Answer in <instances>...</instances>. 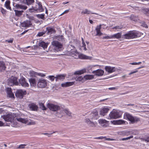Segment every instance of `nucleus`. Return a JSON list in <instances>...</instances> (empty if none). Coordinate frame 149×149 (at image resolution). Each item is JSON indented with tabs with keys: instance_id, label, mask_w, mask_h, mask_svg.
Segmentation results:
<instances>
[{
	"instance_id": "61",
	"label": "nucleus",
	"mask_w": 149,
	"mask_h": 149,
	"mask_svg": "<svg viewBox=\"0 0 149 149\" xmlns=\"http://www.w3.org/2000/svg\"><path fill=\"white\" fill-rule=\"evenodd\" d=\"M35 124V123L34 122L31 121V122H29L28 124V125H34Z\"/></svg>"
},
{
	"instance_id": "59",
	"label": "nucleus",
	"mask_w": 149,
	"mask_h": 149,
	"mask_svg": "<svg viewBox=\"0 0 149 149\" xmlns=\"http://www.w3.org/2000/svg\"><path fill=\"white\" fill-rule=\"evenodd\" d=\"M42 134H44L47 136L48 137H50L51 136L52 134H49L47 133H42Z\"/></svg>"
},
{
	"instance_id": "23",
	"label": "nucleus",
	"mask_w": 149,
	"mask_h": 149,
	"mask_svg": "<svg viewBox=\"0 0 149 149\" xmlns=\"http://www.w3.org/2000/svg\"><path fill=\"white\" fill-rule=\"evenodd\" d=\"M74 84L73 82H68L61 84V86L63 87H68Z\"/></svg>"
},
{
	"instance_id": "8",
	"label": "nucleus",
	"mask_w": 149,
	"mask_h": 149,
	"mask_svg": "<svg viewBox=\"0 0 149 149\" xmlns=\"http://www.w3.org/2000/svg\"><path fill=\"white\" fill-rule=\"evenodd\" d=\"M47 107L53 111H57L60 109L58 106L52 103H48L47 104Z\"/></svg>"
},
{
	"instance_id": "21",
	"label": "nucleus",
	"mask_w": 149,
	"mask_h": 149,
	"mask_svg": "<svg viewBox=\"0 0 149 149\" xmlns=\"http://www.w3.org/2000/svg\"><path fill=\"white\" fill-rule=\"evenodd\" d=\"M47 31L49 34H51L55 32L56 31L55 29L52 27H48L46 28Z\"/></svg>"
},
{
	"instance_id": "46",
	"label": "nucleus",
	"mask_w": 149,
	"mask_h": 149,
	"mask_svg": "<svg viewBox=\"0 0 149 149\" xmlns=\"http://www.w3.org/2000/svg\"><path fill=\"white\" fill-rule=\"evenodd\" d=\"M133 137V136H131L129 137H128L126 138H123L121 140L123 141L128 140L131 138H132Z\"/></svg>"
},
{
	"instance_id": "38",
	"label": "nucleus",
	"mask_w": 149,
	"mask_h": 149,
	"mask_svg": "<svg viewBox=\"0 0 149 149\" xmlns=\"http://www.w3.org/2000/svg\"><path fill=\"white\" fill-rule=\"evenodd\" d=\"M27 4L28 5H31L34 2V0H25Z\"/></svg>"
},
{
	"instance_id": "7",
	"label": "nucleus",
	"mask_w": 149,
	"mask_h": 149,
	"mask_svg": "<svg viewBox=\"0 0 149 149\" xmlns=\"http://www.w3.org/2000/svg\"><path fill=\"white\" fill-rule=\"evenodd\" d=\"M14 116V114L9 113L6 115L3 116L2 118L6 121L12 122L13 120Z\"/></svg>"
},
{
	"instance_id": "11",
	"label": "nucleus",
	"mask_w": 149,
	"mask_h": 149,
	"mask_svg": "<svg viewBox=\"0 0 149 149\" xmlns=\"http://www.w3.org/2000/svg\"><path fill=\"white\" fill-rule=\"evenodd\" d=\"M46 82L44 79H40L38 82L37 86L39 88H44L46 86Z\"/></svg>"
},
{
	"instance_id": "5",
	"label": "nucleus",
	"mask_w": 149,
	"mask_h": 149,
	"mask_svg": "<svg viewBox=\"0 0 149 149\" xmlns=\"http://www.w3.org/2000/svg\"><path fill=\"white\" fill-rule=\"evenodd\" d=\"M122 115V113L116 110H113L111 112L108 118V119H115L121 117Z\"/></svg>"
},
{
	"instance_id": "36",
	"label": "nucleus",
	"mask_w": 149,
	"mask_h": 149,
	"mask_svg": "<svg viewBox=\"0 0 149 149\" xmlns=\"http://www.w3.org/2000/svg\"><path fill=\"white\" fill-rule=\"evenodd\" d=\"M84 77L86 79H91L94 78V76L92 75H87L85 76Z\"/></svg>"
},
{
	"instance_id": "24",
	"label": "nucleus",
	"mask_w": 149,
	"mask_h": 149,
	"mask_svg": "<svg viewBox=\"0 0 149 149\" xmlns=\"http://www.w3.org/2000/svg\"><path fill=\"white\" fill-rule=\"evenodd\" d=\"M17 120L19 122H20L22 123L26 124L28 123V120L27 119L23 118H17Z\"/></svg>"
},
{
	"instance_id": "48",
	"label": "nucleus",
	"mask_w": 149,
	"mask_h": 149,
	"mask_svg": "<svg viewBox=\"0 0 149 149\" xmlns=\"http://www.w3.org/2000/svg\"><path fill=\"white\" fill-rule=\"evenodd\" d=\"M48 78L52 81H54L55 78L56 79V77H54V76H48Z\"/></svg>"
},
{
	"instance_id": "39",
	"label": "nucleus",
	"mask_w": 149,
	"mask_h": 149,
	"mask_svg": "<svg viewBox=\"0 0 149 149\" xmlns=\"http://www.w3.org/2000/svg\"><path fill=\"white\" fill-rule=\"evenodd\" d=\"M85 71H85V70H83L81 71L76 72L74 73V74H80H80H83L84 72H85Z\"/></svg>"
},
{
	"instance_id": "64",
	"label": "nucleus",
	"mask_w": 149,
	"mask_h": 149,
	"mask_svg": "<svg viewBox=\"0 0 149 149\" xmlns=\"http://www.w3.org/2000/svg\"><path fill=\"white\" fill-rule=\"evenodd\" d=\"M3 125V123L1 121H0V126H2Z\"/></svg>"
},
{
	"instance_id": "20",
	"label": "nucleus",
	"mask_w": 149,
	"mask_h": 149,
	"mask_svg": "<svg viewBox=\"0 0 149 149\" xmlns=\"http://www.w3.org/2000/svg\"><path fill=\"white\" fill-rule=\"evenodd\" d=\"M78 57L80 59H91L92 58L81 54H79Z\"/></svg>"
},
{
	"instance_id": "12",
	"label": "nucleus",
	"mask_w": 149,
	"mask_h": 149,
	"mask_svg": "<svg viewBox=\"0 0 149 149\" xmlns=\"http://www.w3.org/2000/svg\"><path fill=\"white\" fill-rule=\"evenodd\" d=\"M105 69L107 72L109 73H111L118 70V69L115 67L110 66H106Z\"/></svg>"
},
{
	"instance_id": "29",
	"label": "nucleus",
	"mask_w": 149,
	"mask_h": 149,
	"mask_svg": "<svg viewBox=\"0 0 149 149\" xmlns=\"http://www.w3.org/2000/svg\"><path fill=\"white\" fill-rule=\"evenodd\" d=\"M113 38H121V33H118L116 34L112 35Z\"/></svg>"
},
{
	"instance_id": "43",
	"label": "nucleus",
	"mask_w": 149,
	"mask_h": 149,
	"mask_svg": "<svg viewBox=\"0 0 149 149\" xmlns=\"http://www.w3.org/2000/svg\"><path fill=\"white\" fill-rule=\"evenodd\" d=\"M64 112L69 116H71V113L69 111L68 109H65L64 110Z\"/></svg>"
},
{
	"instance_id": "56",
	"label": "nucleus",
	"mask_w": 149,
	"mask_h": 149,
	"mask_svg": "<svg viewBox=\"0 0 149 149\" xmlns=\"http://www.w3.org/2000/svg\"><path fill=\"white\" fill-rule=\"evenodd\" d=\"M138 70L135 69V71L131 72L129 74V75H130L132 74L136 73L137 72H138Z\"/></svg>"
},
{
	"instance_id": "31",
	"label": "nucleus",
	"mask_w": 149,
	"mask_h": 149,
	"mask_svg": "<svg viewBox=\"0 0 149 149\" xmlns=\"http://www.w3.org/2000/svg\"><path fill=\"white\" fill-rule=\"evenodd\" d=\"M10 2L9 1H6L5 3V6L7 9L11 10V8L10 6Z\"/></svg>"
},
{
	"instance_id": "25",
	"label": "nucleus",
	"mask_w": 149,
	"mask_h": 149,
	"mask_svg": "<svg viewBox=\"0 0 149 149\" xmlns=\"http://www.w3.org/2000/svg\"><path fill=\"white\" fill-rule=\"evenodd\" d=\"M48 44L45 43L43 41H42L39 43V47H42L44 49L46 48L47 47Z\"/></svg>"
},
{
	"instance_id": "41",
	"label": "nucleus",
	"mask_w": 149,
	"mask_h": 149,
	"mask_svg": "<svg viewBox=\"0 0 149 149\" xmlns=\"http://www.w3.org/2000/svg\"><path fill=\"white\" fill-rule=\"evenodd\" d=\"M143 12L147 15L149 16V8H145L143 9Z\"/></svg>"
},
{
	"instance_id": "13",
	"label": "nucleus",
	"mask_w": 149,
	"mask_h": 149,
	"mask_svg": "<svg viewBox=\"0 0 149 149\" xmlns=\"http://www.w3.org/2000/svg\"><path fill=\"white\" fill-rule=\"evenodd\" d=\"M13 6L16 8L22 9L24 10H26L27 8L26 6L23 4L15 3L13 4Z\"/></svg>"
},
{
	"instance_id": "52",
	"label": "nucleus",
	"mask_w": 149,
	"mask_h": 149,
	"mask_svg": "<svg viewBox=\"0 0 149 149\" xmlns=\"http://www.w3.org/2000/svg\"><path fill=\"white\" fill-rule=\"evenodd\" d=\"M13 38L10 39V40H5V42H7L8 43H12L13 42Z\"/></svg>"
},
{
	"instance_id": "6",
	"label": "nucleus",
	"mask_w": 149,
	"mask_h": 149,
	"mask_svg": "<svg viewBox=\"0 0 149 149\" xmlns=\"http://www.w3.org/2000/svg\"><path fill=\"white\" fill-rule=\"evenodd\" d=\"M138 36V33L134 31L129 32L122 36V38L126 39H132L136 38Z\"/></svg>"
},
{
	"instance_id": "37",
	"label": "nucleus",
	"mask_w": 149,
	"mask_h": 149,
	"mask_svg": "<svg viewBox=\"0 0 149 149\" xmlns=\"http://www.w3.org/2000/svg\"><path fill=\"white\" fill-rule=\"evenodd\" d=\"M96 123H94L91 120L87 123L89 126L91 127H95L96 126Z\"/></svg>"
},
{
	"instance_id": "15",
	"label": "nucleus",
	"mask_w": 149,
	"mask_h": 149,
	"mask_svg": "<svg viewBox=\"0 0 149 149\" xmlns=\"http://www.w3.org/2000/svg\"><path fill=\"white\" fill-rule=\"evenodd\" d=\"M105 26L106 25L104 24H103L102 25L100 24V25L97 26L95 29L97 33L96 34V36H100L102 34V33L100 31V29L101 26Z\"/></svg>"
},
{
	"instance_id": "45",
	"label": "nucleus",
	"mask_w": 149,
	"mask_h": 149,
	"mask_svg": "<svg viewBox=\"0 0 149 149\" xmlns=\"http://www.w3.org/2000/svg\"><path fill=\"white\" fill-rule=\"evenodd\" d=\"M59 41H62L64 40L63 37V36H58L56 38Z\"/></svg>"
},
{
	"instance_id": "63",
	"label": "nucleus",
	"mask_w": 149,
	"mask_h": 149,
	"mask_svg": "<svg viewBox=\"0 0 149 149\" xmlns=\"http://www.w3.org/2000/svg\"><path fill=\"white\" fill-rule=\"evenodd\" d=\"M17 1H19L20 2L23 3L24 2V0H16Z\"/></svg>"
},
{
	"instance_id": "18",
	"label": "nucleus",
	"mask_w": 149,
	"mask_h": 149,
	"mask_svg": "<svg viewBox=\"0 0 149 149\" xmlns=\"http://www.w3.org/2000/svg\"><path fill=\"white\" fill-rule=\"evenodd\" d=\"M29 106L31 110L32 111H36L38 109V106L34 103L29 104Z\"/></svg>"
},
{
	"instance_id": "58",
	"label": "nucleus",
	"mask_w": 149,
	"mask_h": 149,
	"mask_svg": "<svg viewBox=\"0 0 149 149\" xmlns=\"http://www.w3.org/2000/svg\"><path fill=\"white\" fill-rule=\"evenodd\" d=\"M142 26H143V27H144L145 28H148V27L147 25L145 23H143L142 24Z\"/></svg>"
},
{
	"instance_id": "10",
	"label": "nucleus",
	"mask_w": 149,
	"mask_h": 149,
	"mask_svg": "<svg viewBox=\"0 0 149 149\" xmlns=\"http://www.w3.org/2000/svg\"><path fill=\"white\" fill-rule=\"evenodd\" d=\"M32 25V23L30 20H27L21 23V26L22 27L26 28L29 27Z\"/></svg>"
},
{
	"instance_id": "30",
	"label": "nucleus",
	"mask_w": 149,
	"mask_h": 149,
	"mask_svg": "<svg viewBox=\"0 0 149 149\" xmlns=\"http://www.w3.org/2000/svg\"><path fill=\"white\" fill-rule=\"evenodd\" d=\"M65 78V76L62 74H60L56 77V81H57L58 79L63 80Z\"/></svg>"
},
{
	"instance_id": "60",
	"label": "nucleus",
	"mask_w": 149,
	"mask_h": 149,
	"mask_svg": "<svg viewBox=\"0 0 149 149\" xmlns=\"http://www.w3.org/2000/svg\"><path fill=\"white\" fill-rule=\"evenodd\" d=\"M90 121V120L88 118H86L85 120V122L87 124Z\"/></svg>"
},
{
	"instance_id": "40",
	"label": "nucleus",
	"mask_w": 149,
	"mask_h": 149,
	"mask_svg": "<svg viewBox=\"0 0 149 149\" xmlns=\"http://www.w3.org/2000/svg\"><path fill=\"white\" fill-rule=\"evenodd\" d=\"M142 139L143 141L148 142H149V136H145V137L142 138Z\"/></svg>"
},
{
	"instance_id": "33",
	"label": "nucleus",
	"mask_w": 149,
	"mask_h": 149,
	"mask_svg": "<svg viewBox=\"0 0 149 149\" xmlns=\"http://www.w3.org/2000/svg\"><path fill=\"white\" fill-rule=\"evenodd\" d=\"M29 81L31 85L34 86L36 84V80L35 79L31 78L29 79Z\"/></svg>"
},
{
	"instance_id": "44",
	"label": "nucleus",
	"mask_w": 149,
	"mask_h": 149,
	"mask_svg": "<svg viewBox=\"0 0 149 149\" xmlns=\"http://www.w3.org/2000/svg\"><path fill=\"white\" fill-rule=\"evenodd\" d=\"M120 87L119 86H116L115 87H110L108 88V89L110 90H116L118 89Z\"/></svg>"
},
{
	"instance_id": "27",
	"label": "nucleus",
	"mask_w": 149,
	"mask_h": 149,
	"mask_svg": "<svg viewBox=\"0 0 149 149\" xmlns=\"http://www.w3.org/2000/svg\"><path fill=\"white\" fill-rule=\"evenodd\" d=\"M113 123L115 124H125V121L121 120H114L113 121Z\"/></svg>"
},
{
	"instance_id": "47",
	"label": "nucleus",
	"mask_w": 149,
	"mask_h": 149,
	"mask_svg": "<svg viewBox=\"0 0 149 149\" xmlns=\"http://www.w3.org/2000/svg\"><path fill=\"white\" fill-rule=\"evenodd\" d=\"M44 14H38L37 15V16L38 17L40 18L44 19Z\"/></svg>"
},
{
	"instance_id": "28",
	"label": "nucleus",
	"mask_w": 149,
	"mask_h": 149,
	"mask_svg": "<svg viewBox=\"0 0 149 149\" xmlns=\"http://www.w3.org/2000/svg\"><path fill=\"white\" fill-rule=\"evenodd\" d=\"M81 13L82 14H95L97 15H98V14H97L96 13H92L89 10L87 9H85V10H83V11H82Z\"/></svg>"
},
{
	"instance_id": "54",
	"label": "nucleus",
	"mask_w": 149,
	"mask_h": 149,
	"mask_svg": "<svg viewBox=\"0 0 149 149\" xmlns=\"http://www.w3.org/2000/svg\"><path fill=\"white\" fill-rule=\"evenodd\" d=\"M141 62H139L138 63L134 62V63H130V64L132 65H138V64H141Z\"/></svg>"
},
{
	"instance_id": "16",
	"label": "nucleus",
	"mask_w": 149,
	"mask_h": 149,
	"mask_svg": "<svg viewBox=\"0 0 149 149\" xmlns=\"http://www.w3.org/2000/svg\"><path fill=\"white\" fill-rule=\"evenodd\" d=\"M98 121L101 126L104 127L107 126L108 123L107 121L104 119H100Z\"/></svg>"
},
{
	"instance_id": "22",
	"label": "nucleus",
	"mask_w": 149,
	"mask_h": 149,
	"mask_svg": "<svg viewBox=\"0 0 149 149\" xmlns=\"http://www.w3.org/2000/svg\"><path fill=\"white\" fill-rule=\"evenodd\" d=\"M7 93L9 97H14V95L12 92L11 89L10 88H8L6 89Z\"/></svg>"
},
{
	"instance_id": "1",
	"label": "nucleus",
	"mask_w": 149,
	"mask_h": 149,
	"mask_svg": "<svg viewBox=\"0 0 149 149\" xmlns=\"http://www.w3.org/2000/svg\"><path fill=\"white\" fill-rule=\"evenodd\" d=\"M17 77L14 76L12 77L9 81L8 84L10 86H12L13 85H18L19 83L23 87H28L29 86V84L26 81L24 78H21L19 79V82L17 81Z\"/></svg>"
},
{
	"instance_id": "17",
	"label": "nucleus",
	"mask_w": 149,
	"mask_h": 149,
	"mask_svg": "<svg viewBox=\"0 0 149 149\" xmlns=\"http://www.w3.org/2000/svg\"><path fill=\"white\" fill-rule=\"evenodd\" d=\"M109 110V109L107 108H103L101 110L100 114L103 116H104L108 113Z\"/></svg>"
},
{
	"instance_id": "51",
	"label": "nucleus",
	"mask_w": 149,
	"mask_h": 149,
	"mask_svg": "<svg viewBox=\"0 0 149 149\" xmlns=\"http://www.w3.org/2000/svg\"><path fill=\"white\" fill-rule=\"evenodd\" d=\"M37 75L42 77H44L45 76V75L44 74L41 73H37L36 74Z\"/></svg>"
},
{
	"instance_id": "32",
	"label": "nucleus",
	"mask_w": 149,
	"mask_h": 149,
	"mask_svg": "<svg viewBox=\"0 0 149 149\" xmlns=\"http://www.w3.org/2000/svg\"><path fill=\"white\" fill-rule=\"evenodd\" d=\"M14 11L15 12L16 15L18 16H19L21 15L22 14V13L23 12V10L19 11L15 10H14Z\"/></svg>"
},
{
	"instance_id": "9",
	"label": "nucleus",
	"mask_w": 149,
	"mask_h": 149,
	"mask_svg": "<svg viewBox=\"0 0 149 149\" xmlns=\"http://www.w3.org/2000/svg\"><path fill=\"white\" fill-rule=\"evenodd\" d=\"M26 91L22 90H19L17 91L15 93V95L16 97L20 98H22L23 97V95L26 94Z\"/></svg>"
},
{
	"instance_id": "62",
	"label": "nucleus",
	"mask_w": 149,
	"mask_h": 149,
	"mask_svg": "<svg viewBox=\"0 0 149 149\" xmlns=\"http://www.w3.org/2000/svg\"><path fill=\"white\" fill-rule=\"evenodd\" d=\"M69 11V10H65V11L61 15H63L65 13H68V12Z\"/></svg>"
},
{
	"instance_id": "3",
	"label": "nucleus",
	"mask_w": 149,
	"mask_h": 149,
	"mask_svg": "<svg viewBox=\"0 0 149 149\" xmlns=\"http://www.w3.org/2000/svg\"><path fill=\"white\" fill-rule=\"evenodd\" d=\"M124 118L130 121L132 123H137L140 121L139 118L136 116H133L132 115L127 112H125L124 114Z\"/></svg>"
},
{
	"instance_id": "50",
	"label": "nucleus",
	"mask_w": 149,
	"mask_h": 149,
	"mask_svg": "<svg viewBox=\"0 0 149 149\" xmlns=\"http://www.w3.org/2000/svg\"><path fill=\"white\" fill-rule=\"evenodd\" d=\"M82 45L81 46V47L84 48V49L85 51H86L87 50V49L86 47V45L85 42L82 43Z\"/></svg>"
},
{
	"instance_id": "55",
	"label": "nucleus",
	"mask_w": 149,
	"mask_h": 149,
	"mask_svg": "<svg viewBox=\"0 0 149 149\" xmlns=\"http://www.w3.org/2000/svg\"><path fill=\"white\" fill-rule=\"evenodd\" d=\"M104 38L106 39H112L113 38H112V36L111 35L110 36H105L103 37Z\"/></svg>"
},
{
	"instance_id": "19",
	"label": "nucleus",
	"mask_w": 149,
	"mask_h": 149,
	"mask_svg": "<svg viewBox=\"0 0 149 149\" xmlns=\"http://www.w3.org/2000/svg\"><path fill=\"white\" fill-rule=\"evenodd\" d=\"M6 67L5 64L2 61H0V71L2 72L5 70Z\"/></svg>"
},
{
	"instance_id": "2",
	"label": "nucleus",
	"mask_w": 149,
	"mask_h": 149,
	"mask_svg": "<svg viewBox=\"0 0 149 149\" xmlns=\"http://www.w3.org/2000/svg\"><path fill=\"white\" fill-rule=\"evenodd\" d=\"M44 10L41 2L36 0L35 4L32 6L31 8L29 9V11L31 13L36 11L41 12L43 11Z\"/></svg>"
},
{
	"instance_id": "34",
	"label": "nucleus",
	"mask_w": 149,
	"mask_h": 149,
	"mask_svg": "<svg viewBox=\"0 0 149 149\" xmlns=\"http://www.w3.org/2000/svg\"><path fill=\"white\" fill-rule=\"evenodd\" d=\"M76 79L78 81L83 82L84 81V78L81 76L78 75L77 76L76 78Z\"/></svg>"
},
{
	"instance_id": "14",
	"label": "nucleus",
	"mask_w": 149,
	"mask_h": 149,
	"mask_svg": "<svg viewBox=\"0 0 149 149\" xmlns=\"http://www.w3.org/2000/svg\"><path fill=\"white\" fill-rule=\"evenodd\" d=\"M104 72V71L101 69H98L94 70L92 72V73L94 74L95 75L98 76H102L103 75Z\"/></svg>"
},
{
	"instance_id": "53",
	"label": "nucleus",
	"mask_w": 149,
	"mask_h": 149,
	"mask_svg": "<svg viewBox=\"0 0 149 149\" xmlns=\"http://www.w3.org/2000/svg\"><path fill=\"white\" fill-rule=\"evenodd\" d=\"M26 145L25 144H21L19 145V146L18 147V148H24V146H25Z\"/></svg>"
},
{
	"instance_id": "57",
	"label": "nucleus",
	"mask_w": 149,
	"mask_h": 149,
	"mask_svg": "<svg viewBox=\"0 0 149 149\" xmlns=\"http://www.w3.org/2000/svg\"><path fill=\"white\" fill-rule=\"evenodd\" d=\"M1 12L2 13L4 14L5 13L6 10L3 8H1Z\"/></svg>"
},
{
	"instance_id": "26",
	"label": "nucleus",
	"mask_w": 149,
	"mask_h": 149,
	"mask_svg": "<svg viewBox=\"0 0 149 149\" xmlns=\"http://www.w3.org/2000/svg\"><path fill=\"white\" fill-rule=\"evenodd\" d=\"M91 115L92 116V118L94 119H97L99 118L98 113L97 111H95V112L92 113Z\"/></svg>"
},
{
	"instance_id": "4",
	"label": "nucleus",
	"mask_w": 149,
	"mask_h": 149,
	"mask_svg": "<svg viewBox=\"0 0 149 149\" xmlns=\"http://www.w3.org/2000/svg\"><path fill=\"white\" fill-rule=\"evenodd\" d=\"M51 44L52 46V51L56 52L62 50V44L59 42L54 40L52 42Z\"/></svg>"
},
{
	"instance_id": "49",
	"label": "nucleus",
	"mask_w": 149,
	"mask_h": 149,
	"mask_svg": "<svg viewBox=\"0 0 149 149\" xmlns=\"http://www.w3.org/2000/svg\"><path fill=\"white\" fill-rule=\"evenodd\" d=\"M45 33V32L42 31L38 33L37 36H38L40 37L42 36Z\"/></svg>"
},
{
	"instance_id": "42",
	"label": "nucleus",
	"mask_w": 149,
	"mask_h": 149,
	"mask_svg": "<svg viewBox=\"0 0 149 149\" xmlns=\"http://www.w3.org/2000/svg\"><path fill=\"white\" fill-rule=\"evenodd\" d=\"M39 105L40 106V108L42 110H46V108L44 104L42 103H39Z\"/></svg>"
},
{
	"instance_id": "35",
	"label": "nucleus",
	"mask_w": 149,
	"mask_h": 149,
	"mask_svg": "<svg viewBox=\"0 0 149 149\" xmlns=\"http://www.w3.org/2000/svg\"><path fill=\"white\" fill-rule=\"evenodd\" d=\"M123 26L122 25L116 26L113 27L112 28L116 30H117V31H119L120 29H122Z\"/></svg>"
}]
</instances>
